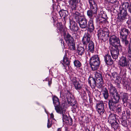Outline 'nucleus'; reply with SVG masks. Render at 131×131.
<instances>
[{"label": "nucleus", "instance_id": "28", "mask_svg": "<svg viewBox=\"0 0 131 131\" xmlns=\"http://www.w3.org/2000/svg\"><path fill=\"white\" fill-rule=\"evenodd\" d=\"M103 94L104 98L107 99L108 98L109 94L108 91L106 88H104L102 91Z\"/></svg>", "mask_w": 131, "mask_h": 131}, {"label": "nucleus", "instance_id": "47", "mask_svg": "<svg viewBox=\"0 0 131 131\" xmlns=\"http://www.w3.org/2000/svg\"><path fill=\"white\" fill-rule=\"evenodd\" d=\"M118 75L117 73L116 72H114L112 73V77L113 78V80H115V78H116Z\"/></svg>", "mask_w": 131, "mask_h": 131}, {"label": "nucleus", "instance_id": "11", "mask_svg": "<svg viewBox=\"0 0 131 131\" xmlns=\"http://www.w3.org/2000/svg\"><path fill=\"white\" fill-rule=\"evenodd\" d=\"M90 4V9L97 13V7L93 0H88Z\"/></svg>", "mask_w": 131, "mask_h": 131}, {"label": "nucleus", "instance_id": "45", "mask_svg": "<svg viewBox=\"0 0 131 131\" xmlns=\"http://www.w3.org/2000/svg\"><path fill=\"white\" fill-rule=\"evenodd\" d=\"M120 35V38L121 41L127 39V36L128 35Z\"/></svg>", "mask_w": 131, "mask_h": 131}, {"label": "nucleus", "instance_id": "35", "mask_svg": "<svg viewBox=\"0 0 131 131\" xmlns=\"http://www.w3.org/2000/svg\"><path fill=\"white\" fill-rule=\"evenodd\" d=\"M97 13V12H94V11L90 9L88 10L87 12V15L89 18H90L93 16V14Z\"/></svg>", "mask_w": 131, "mask_h": 131}, {"label": "nucleus", "instance_id": "36", "mask_svg": "<svg viewBox=\"0 0 131 131\" xmlns=\"http://www.w3.org/2000/svg\"><path fill=\"white\" fill-rule=\"evenodd\" d=\"M122 50V47L119 49H118L117 48L112 49L111 50V54H119V51Z\"/></svg>", "mask_w": 131, "mask_h": 131}, {"label": "nucleus", "instance_id": "59", "mask_svg": "<svg viewBox=\"0 0 131 131\" xmlns=\"http://www.w3.org/2000/svg\"><path fill=\"white\" fill-rule=\"evenodd\" d=\"M50 117L52 118H53L54 117V115L52 113H51L50 114Z\"/></svg>", "mask_w": 131, "mask_h": 131}, {"label": "nucleus", "instance_id": "9", "mask_svg": "<svg viewBox=\"0 0 131 131\" xmlns=\"http://www.w3.org/2000/svg\"><path fill=\"white\" fill-rule=\"evenodd\" d=\"M91 33L89 32H87L84 34L82 40L83 45L86 46L90 41H92L91 40Z\"/></svg>", "mask_w": 131, "mask_h": 131}, {"label": "nucleus", "instance_id": "2", "mask_svg": "<svg viewBox=\"0 0 131 131\" xmlns=\"http://www.w3.org/2000/svg\"><path fill=\"white\" fill-rule=\"evenodd\" d=\"M75 10L72 11L71 9V12L73 14L74 18L77 22L79 23L80 27L82 29L86 28L87 27V19L84 16L80 15L79 13L75 12Z\"/></svg>", "mask_w": 131, "mask_h": 131}, {"label": "nucleus", "instance_id": "58", "mask_svg": "<svg viewBox=\"0 0 131 131\" xmlns=\"http://www.w3.org/2000/svg\"><path fill=\"white\" fill-rule=\"evenodd\" d=\"M77 34L76 33L73 32L72 34V38L74 37V38H76V37Z\"/></svg>", "mask_w": 131, "mask_h": 131}, {"label": "nucleus", "instance_id": "60", "mask_svg": "<svg viewBox=\"0 0 131 131\" xmlns=\"http://www.w3.org/2000/svg\"><path fill=\"white\" fill-rule=\"evenodd\" d=\"M51 79L50 80V81H48V84L49 85V86H50L51 84Z\"/></svg>", "mask_w": 131, "mask_h": 131}, {"label": "nucleus", "instance_id": "26", "mask_svg": "<svg viewBox=\"0 0 131 131\" xmlns=\"http://www.w3.org/2000/svg\"><path fill=\"white\" fill-rule=\"evenodd\" d=\"M59 14L61 17H63L64 18L68 15V12L66 10H61L59 12Z\"/></svg>", "mask_w": 131, "mask_h": 131}, {"label": "nucleus", "instance_id": "33", "mask_svg": "<svg viewBox=\"0 0 131 131\" xmlns=\"http://www.w3.org/2000/svg\"><path fill=\"white\" fill-rule=\"evenodd\" d=\"M61 114L62 115V119L63 121L64 122H66L68 118V117H67V115L66 114V111L63 110L62 111V113H61Z\"/></svg>", "mask_w": 131, "mask_h": 131}, {"label": "nucleus", "instance_id": "52", "mask_svg": "<svg viewBox=\"0 0 131 131\" xmlns=\"http://www.w3.org/2000/svg\"><path fill=\"white\" fill-rule=\"evenodd\" d=\"M107 2H110L112 3H114L117 2V0H105Z\"/></svg>", "mask_w": 131, "mask_h": 131}, {"label": "nucleus", "instance_id": "30", "mask_svg": "<svg viewBox=\"0 0 131 131\" xmlns=\"http://www.w3.org/2000/svg\"><path fill=\"white\" fill-rule=\"evenodd\" d=\"M96 22L100 24L105 23L106 22V19L105 17H101L98 18L96 20Z\"/></svg>", "mask_w": 131, "mask_h": 131}, {"label": "nucleus", "instance_id": "39", "mask_svg": "<svg viewBox=\"0 0 131 131\" xmlns=\"http://www.w3.org/2000/svg\"><path fill=\"white\" fill-rule=\"evenodd\" d=\"M126 70L125 69H122L120 72V76L122 77L123 79L125 78L126 75Z\"/></svg>", "mask_w": 131, "mask_h": 131}, {"label": "nucleus", "instance_id": "16", "mask_svg": "<svg viewBox=\"0 0 131 131\" xmlns=\"http://www.w3.org/2000/svg\"><path fill=\"white\" fill-rule=\"evenodd\" d=\"M111 99L109 100V101L116 103H118L119 102L120 97L118 93L111 95Z\"/></svg>", "mask_w": 131, "mask_h": 131}, {"label": "nucleus", "instance_id": "18", "mask_svg": "<svg viewBox=\"0 0 131 131\" xmlns=\"http://www.w3.org/2000/svg\"><path fill=\"white\" fill-rule=\"evenodd\" d=\"M64 39L67 44L74 42L73 38L68 33L65 35Z\"/></svg>", "mask_w": 131, "mask_h": 131}, {"label": "nucleus", "instance_id": "56", "mask_svg": "<svg viewBox=\"0 0 131 131\" xmlns=\"http://www.w3.org/2000/svg\"><path fill=\"white\" fill-rule=\"evenodd\" d=\"M50 121L48 119V123H47V127L48 128H50L51 127V124L49 122Z\"/></svg>", "mask_w": 131, "mask_h": 131}, {"label": "nucleus", "instance_id": "61", "mask_svg": "<svg viewBox=\"0 0 131 131\" xmlns=\"http://www.w3.org/2000/svg\"><path fill=\"white\" fill-rule=\"evenodd\" d=\"M124 82V83H123V84H124V85L126 86L128 84V83L127 82H126V83H125V82Z\"/></svg>", "mask_w": 131, "mask_h": 131}, {"label": "nucleus", "instance_id": "49", "mask_svg": "<svg viewBox=\"0 0 131 131\" xmlns=\"http://www.w3.org/2000/svg\"><path fill=\"white\" fill-rule=\"evenodd\" d=\"M121 77L119 75H118L117 77H116V78H115V82H121Z\"/></svg>", "mask_w": 131, "mask_h": 131}, {"label": "nucleus", "instance_id": "42", "mask_svg": "<svg viewBox=\"0 0 131 131\" xmlns=\"http://www.w3.org/2000/svg\"><path fill=\"white\" fill-rule=\"evenodd\" d=\"M121 123L122 125L125 127H127L128 125L127 123L126 120H124L123 119H121Z\"/></svg>", "mask_w": 131, "mask_h": 131}, {"label": "nucleus", "instance_id": "14", "mask_svg": "<svg viewBox=\"0 0 131 131\" xmlns=\"http://www.w3.org/2000/svg\"><path fill=\"white\" fill-rule=\"evenodd\" d=\"M117 103L109 100V106L110 109L111 110V112H113L115 111V109L118 106V105Z\"/></svg>", "mask_w": 131, "mask_h": 131}, {"label": "nucleus", "instance_id": "22", "mask_svg": "<svg viewBox=\"0 0 131 131\" xmlns=\"http://www.w3.org/2000/svg\"><path fill=\"white\" fill-rule=\"evenodd\" d=\"M130 32L129 30L125 27H122L121 29L120 35H128Z\"/></svg>", "mask_w": 131, "mask_h": 131}, {"label": "nucleus", "instance_id": "48", "mask_svg": "<svg viewBox=\"0 0 131 131\" xmlns=\"http://www.w3.org/2000/svg\"><path fill=\"white\" fill-rule=\"evenodd\" d=\"M100 14L101 17L105 18V17L106 16L105 13L103 11H101L100 12Z\"/></svg>", "mask_w": 131, "mask_h": 131}, {"label": "nucleus", "instance_id": "13", "mask_svg": "<svg viewBox=\"0 0 131 131\" xmlns=\"http://www.w3.org/2000/svg\"><path fill=\"white\" fill-rule=\"evenodd\" d=\"M104 59L105 63L107 65H110L113 64L114 61L111 58L110 55L107 54L104 57Z\"/></svg>", "mask_w": 131, "mask_h": 131}, {"label": "nucleus", "instance_id": "10", "mask_svg": "<svg viewBox=\"0 0 131 131\" xmlns=\"http://www.w3.org/2000/svg\"><path fill=\"white\" fill-rule=\"evenodd\" d=\"M88 32L92 33L94 31V22L93 19L90 18L88 23Z\"/></svg>", "mask_w": 131, "mask_h": 131}, {"label": "nucleus", "instance_id": "32", "mask_svg": "<svg viewBox=\"0 0 131 131\" xmlns=\"http://www.w3.org/2000/svg\"><path fill=\"white\" fill-rule=\"evenodd\" d=\"M75 89L77 90H79L81 89L83 85L79 82H78L73 85Z\"/></svg>", "mask_w": 131, "mask_h": 131}, {"label": "nucleus", "instance_id": "23", "mask_svg": "<svg viewBox=\"0 0 131 131\" xmlns=\"http://www.w3.org/2000/svg\"><path fill=\"white\" fill-rule=\"evenodd\" d=\"M88 44V51L92 52L94 49V44L92 41H90V42Z\"/></svg>", "mask_w": 131, "mask_h": 131}, {"label": "nucleus", "instance_id": "37", "mask_svg": "<svg viewBox=\"0 0 131 131\" xmlns=\"http://www.w3.org/2000/svg\"><path fill=\"white\" fill-rule=\"evenodd\" d=\"M75 67L77 68H79L82 66V64L78 60H75L73 62Z\"/></svg>", "mask_w": 131, "mask_h": 131}, {"label": "nucleus", "instance_id": "4", "mask_svg": "<svg viewBox=\"0 0 131 131\" xmlns=\"http://www.w3.org/2000/svg\"><path fill=\"white\" fill-rule=\"evenodd\" d=\"M110 44L115 48L119 49L122 48L119 38L115 35H113L109 39Z\"/></svg>", "mask_w": 131, "mask_h": 131}, {"label": "nucleus", "instance_id": "17", "mask_svg": "<svg viewBox=\"0 0 131 131\" xmlns=\"http://www.w3.org/2000/svg\"><path fill=\"white\" fill-rule=\"evenodd\" d=\"M96 81L95 79L93 77L91 78L88 80V82L92 89L95 88L96 85Z\"/></svg>", "mask_w": 131, "mask_h": 131}, {"label": "nucleus", "instance_id": "51", "mask_svg": "<svg viewBox=\"0 0 131 131\" xmlns=\"http://www.w3.org/2000/svg\"><path fill=\"white\" fill-rule=\"evenodd\" d=\"M126 23L128 24V27L130 29L131 31V26H130V25L131 24V21L130 20H128L126 22Z\"/></svg>", "mask_w": 131, "mask_h": 131}, {"label": "nucleus", "instance_id": "57", "mask_svg": "<svg viewBox=\"0 0 131 131\" xmlns=\"http://www.w3.org/2000/svg\"><path fill=\"white\" fill-rule=\"evenodd\" d=\"M59 41L61 43L62 45V44L63 46L64 45V42L63 39H60L59 40Z\"/></svg>", "mask_w": 131, "mask_h": 131}, {"label": "nucleus", "instance_id": "54", "mask_svg": "<svg viewBox=\"0 0 131 131\" xmlns=\"http://www.w3.org/2000/svg\"><path fill=\"white\" fill-rule=\"evenodd\" d=\"M73 108V111L75 112L76 111V109L78 108L77 104L72 105Z\"/></svg>", "mask_w": 131, "mask_h": 131}, {"label": "nucleus", "instance_id": "46", "mask_svg": "<svg viewBox=\"0 0 131 131\" xmlns=\"http://www.w3.org/2000/svg\"><path fill=\"white\" fill-rule=\"evenodd\" d=\"M67 120V121H66V123L69 125H71L72 124V120L71 118L70 117H69Z\"/></svg>", "mask_w": 131, "mask_h": 131}, {"label": "nucleus", "instance_id": "27", "mask_svg": "<svg viewBox=\"0 0 131 131\" xmlns=\"http://www.w3.org/2000/svg\"><path fill=\"white\" fill-rule=\"evenodd\" d=\"M84 49L82 47H79L77 49V52L79 55L82 56L84 52Z\"/></svg>", "mask_w": 131, "mask_h": 131}, {"label": "nucleus", "instance_id": "12", "mask_svg": "<svg viewBox=\"0 0 131 131\" xmlns=\"http://www.w3.org/2000/svg\"><path fill=\"white\" fill-rule=\"evenodd\" d=\"M109 113L110 114L108 117V122L110 124L114 123V122L116 121V115L111 112H109Z\"/></svg>", "mask_w": 131, "mask_h": 131}, {"label": "nucleus", "instance_id": "7", "mask_svg": "<svg viewBox=\"0 0 131 131\" xmlns=\"http://www.w3.org/2000/svg\"><path fill=\"white\" fill-rule=\"evenodd\" d=\"M69 3L72 11L76 10L80 4V0H70Z\"/></svg>", "mask_w": 131, "mask_h": 131}, {"label": "nucleus", "instance_id": "20", "mask_svg": "<svg viewBox=\"0 0 131 131\" xmlns=\"http://www.w3.org/2000/svg\"><path fill=\"white\" fill-rule=\"evenodd\" d=\"M69 27L70 30L73 32H75L78 31L79 27L77 26V24L74 22H70V26Z\"/></svg>", "mask_w": 131, "mask_h": 131}, {"label": "nucleus", "instance_id": "40", "mask_svg": "<svg viewBox=\"0 0 131 131\" xmlns=\"http://www.w3.org/2000/svg\"><path fill=\"white\" fill-rule=\"evenodd\" d=\"M68 100V101L69 104L71 106L77 104L76 101L75 100L73 99H71L70 100Z\"/></svg>", "mask_w": 131, "mask_h": 131}, {"label": "nucleus", "instance_id": "63", "mask_svg": "<svg viewBox=\"0 0 131 131\" xmlns=\"http://www.w3.org/2000/svg\"><path fill=\"white\" fill-rule=\"evenodd\" d=\"M86 131H90V130L89 129H88L87 130H86Z\"/></svg>", "mask_w": 131, "mask_h": 131}, {"label": "nucleus", "instance_id": "25", "mask_svg": "<svg viewBox=\"0 0 131 131\" xmlns=\"http://www.w3.org/2000/svg\"><path fill=\"white\" fill-rule=\"evenodd\" d=\"M120 97H121L122 99L124 102H126L127 99V94L123 92H121L119 94Z\"/></svg>", "mask_w": 131, "mask_h": 131}, {"label": "nucleus", "instance_id": "34", "mask_svg": "<svg viewBox=\"0 0 131 131\" xmlns=\"http://www.w3.org/2000/svg\"><path fill=\"white\" fill-rule=\"evenodd\" d=\"M127 56L128 59H131V41L129 45L127 53Z\"/></svg>", "mask_w": 131, "mask_h": 131}, {"label": "nucleus", "instance_id": "8", "mask_svg": "<svg viewBox=\"0 0 131 131\" xmlns=\"http://www.w3.org/2000/svg\"><path fill=\"white\" fill-rule=\"evenodd\" d=\"M96 111L99 114L101 115L103 114L104 111V103L102 101L98 102L96 106Z\"/></svg>", "mask_w": 131, "mask_h": 131}, {"label": "nucleus", "instance_id": "38", "mask_svg": "<svg viewBox=\"0 0 131 131\" xmlns=\"http://www.w3.org/2000/svg\"><path fill=\"white\" fill-rule=\"evenodd\" d=\"M111 126L114 130H116L119 127V125L117 122L116 121L114 123H111Z\"/></svg>", "mask_w": 131, "mask_h": 131}, {"label": "nucleus", "instance_id": "50", "mask_svg": "<svg viewBox=\"0 0 131 131\" xmlns=\"http://www.w3.org/2000/svg\"><path fill=\"white\" fill-rule=\"evenodd\" d=\"M119 54H111L113 58L115 60L117 59L118 58V55Z\"/></svg>", "mask_w": 131, "mask_h": 131}, {"label": "nucleus", "instance_id": "15", "mask_svg": "<svg viewBox=\"0 0 131 131\" xmlns=\"http://www.w3.org/2000/svg\"><path fill=\"white\" fill-rule=\"evenodd\" d=\"M108 89L111 95L118 93L116 88L111 84H108Z\"/></svg>", "mask_w": 131, "mask_h": 131}, {"label": "nucleus", "instance_id": "6", "mask_svg": "<svg viewBox=\"0 0 131 131\" xmlns=\"http://www.w3.org/2000/svg\"><path fill=\"white\" fill-rule=\"evenodd\" d=\"M106 31H103L102 29H100L97 32V36L99 39L103 40L104 38L106 39L108 37L109 33L107 31V29L105 30Z\"/></svg>", "mask_w": 131, "mask_h": 131}, {"label": "nucleus", "instance_id": "21", "mask_svg": "<svg viewBox=\"0 0 131 131\" xmlns=\"http://www.w3.org/2000/svg\"><path fill=\"white\" fill-rule=\"evenodd\" d=\"M55 109L56 111V112L60 114H61V113H62V111L63 110H66L64 106H60V105H59L54 106Z\"/></svg>", "mask_w": 131, "mask_h": 131}, {"label": "nucleus", "instance_id": "24", "mask_svg": "<svg viewBox=\"0 0 131 131\" xmlns=\"http://www.w3.org/2000/svg\"><path fill=\"white\" fill-rule=\"evenodd\" d=\"M62 64L63 65L64 68H66V66H65V64L66 65H67L68 67L70 65V62L69 60V59L67 57H64L63 58V61L61 62Z\"/></svg>", "mask_w": 131, "mask_h": 131}, {"label": "nucleus", "instance_id": "62", "mask_svg": "<svg viewBox=\"0 0 131 131\" xmlns=\"http://www.w3.org/2000/svg\"><path fill=\"white\" fill-rule=\"evenodd\" d=\"M61 128H59L57 129V131H61Z\"/></svg>", "mask_w": 131, "mask_h": 131}, {"label": "nucleus", "instance_id": "53", "mask_svg": "<svg viewBox=\"0 0 131 131\" xmlns=\"http://www.w3.org/2000/svg\"><path fill=\"white\" fill-rule=\"evenodd\" d=\"M115 111H116V112L118 113L121 112V109L120 107H118V106L115 109Z\"/></svg>", "mask_w": 131, "mask_h": 131}, {"label": "nucleus", "instance_id": "19", "mask_svg": "<svg viewBox=\"0 0 131 131\" xmlns=\"http://www.w3.org/2000/svg\"><path fill=\"white\" fill-rule=\"evenodd\" d=\"M95 76L96 79H95L97 81L101 83L103 82V78L102 74L100 73L97 72H94Z\"/></svg>", "mask_w": 131, "mask_h": 131}, {"label": "nucleus", "instance_id": "5", "mask_svg": "<svg viewBox=\"0 0 131 131\" xmlns=\"http://www.w3.org/2000/svg\"><path fill=\"white\" fill-rule=\"evenodd\" d=\"M129 60H127L125 57L122 56L119 60V64L122 67H128L129 65V63L131 60L130 59H129Z\"/></svg>", "mask_w": 131, "mask_h": 131}, {"label": "nucleus", "instance_id": "43", "mask_svg": "<svg viewBox=\"0 0 131 131\" xmlns=\"http://www.w3.org/2000/svg\"><path fill=\"white\" fill-rule=\"evenodd\" d=\"M57 28L60 31H62L63 28L62 24L61 23H58L57 24Z\"/></svg>", "mask_w": 131, "mask_h": 131}, {"label": "nucleus", "instance_id": "44", "mask_svg": "<svg viewBox=\"0 0 131 131\" xmlns=\"http://www.w3.org/2000/svg\"><path fill=\"white\" fill-rule=\"evenodd\" d=\"M131 41L130 40V41L129 43V42L128 40H127V39L123 40V41H121L122 43L124 44L125 46H128H128H129V45L130 42Z\"/></svg>", "mask_w": 131, "mask_h": 131}, {"label": "nucleus", "instance_id": "41", "mask_svg": "<svg viewBox=\"0 0 131 131\" xmlns=\"http://www.w3.org/2000/svg\"><path fill=\"white\" fill-rule=\"evenodd\" d=\"M70 79L71 82V83L73 85H74L78 82L76 78L74 77H71Z\"/></svg>", "mask_w": 131, "mask_h": 131}, {"label": "nucleus", "instance_id": "64", "mask_svg": "<svg viewBox=\"0 0 131 131\" xmlns=\"http://www.w3.org/2000/svg\"><path fill=\"white\" fill-rule=\"evenodd\" d=\"M66 131H69L68 130H67V129H66Z\"/></svg>", "mask_w": 131, "mask_h": 131}, {"label": "nucleus", "instance_id": "1", "mask_svg": "<svg viewBox=\"0 0 131 131\" xmlns=\"http://www.w3.org/2000/svg\"><path fill=\"white\" fill-rule=\"evenodd\" d=\"M127 10L129 12L131 13V5H129L128 2L124 3L122 5V9L119 12L120 15L118 17V19L121 21L123 22L127 18L128 16L127 11Z\"/></svg>", "mask_w": 131, "mask_h": 131}, {"label": "nucleus", "instance_id": "29", "mask_svg": "<svg viewBox=\"0 0 131 131\" xmlns=\"http://www.w3.org/2000/svg\"><path fill=\"white\" fill-rule=\"evenodd\" d=\"M68 48L70 50H75V42L67 44Z\"/></svg>", "mask_w": 131, "mask_h": 131}, {"label": "nucleus", "instance_id": "31", "mask_svg": "<svg viewBox=\"0 0 131 131\" xmlns=\"http://www.w3.org/2000/svg\"><path fill=\"white\" fill-rule=\"evenodd\" d=\"M53 104L54 106L59 105L60 103L58 98L56 96H54L52 98Z\"/></svg>", "mask_w": 131, "mask_h": 131}, {"label": "nucleus", "instance_id": "55", "mask_svg": "<svg viewBox=\"0 0 131 131\" xmlns=\"http://www.w3.org/2000/svg\"><path fill=\"white\" fill-rule=\"evenodd\" d=\"M115 84L117 86L118 88H120V84L121 83V82H115Z\"/></svg>", "mask_w": 131, "mask_h": 131}, {"label": "nucleus", "instance_id": "3", "mask_svg": "<svg viewBox=\"0 0 131 131\" xmlns=\"http://www.w3.org/2000/svg\"><path fill=\"white\" fill-rule=\"evenodd\" d=\"M90 63L93 70H97L99 68L100 64L98 55H95L92 56L90 59Z\"/></svg>", "mask_w": 131, "mask_h": 131}]
</instances>
